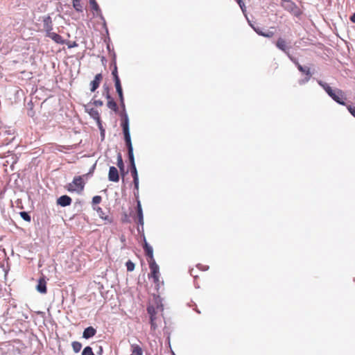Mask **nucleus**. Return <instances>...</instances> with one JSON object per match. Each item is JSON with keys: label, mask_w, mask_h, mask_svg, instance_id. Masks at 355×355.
Masks as SVG:
<instances>
[{"label": "nucleus", "mask_w": 355, "mask_h": 355, "mask_svg": "<svg viewBox=\"0 0 355 355\" xmlns=\"http://www.w3.org/2000/svg\"><path fill=\"white\" fill-rule=\"evenodd\" d=\"M121 125L123 129V132L124 135V139L128 148V158L130 160V166H131V173L133 178V182L135 184V187L136 189L139 188V178L138 174L136 168V166L135 164V158L133 155V148L131 142L130 129H129V119L127 113L125 110L121 113Z\"/></svg>", "instance_id": "f257e3e1"}, {"label": "nucleus", "mask_w": 355, "mask_h": 355, "mask_svg": "<svg viewBox=\"0 0 355 355\" xmlns=\"http://www.w3.org/2000/svg\"><path fill=\"white\" fill-rule=\"evenodd\" d=\"M318 83L324 89V91L334 101L340 105H345V100L346 99V97L345 96V94L343 90L338 88L333 89L327 83L322 80H318Z\"/></svg>", "instance_id": "f03ea898"}, {"label": "nucleus", "mask_w": 355, "mask_h": 355, "mask_svg": "<svg viewBox=\"0 0 355 355\" xmlns=\"http://www.w3.org/2000/svg\"><path fill=\"white\" fill-rule=\"evenodd\" d=\"M144 249L150 269L148 277L152 279L153 282H155V262L153 259V250L152 247L148 245L146 241L144 242Z\"/></svg>", "instance_id": "7ed1b4c3"}, {"label": "nucleus", "mask_w": 355, "mask_h": 355, "mask_svg": "<svg viewBox=\"0 0 355 355\" xmlns=\"http://www.w3.org/2000/svg\"><path fill=\"white\" fill-rule=\"evenodd\" d=\"M85 184L83 176H76L73 178L72 182L66 186V188L69 192L80 193L84 190Z\"/></svg>", "instance_id": "20e7f679"}, {"label": "nucleus", "mask_w": 355, "mask_h": 355, "mask_svg": "<svg viewBox=\"0 0 355 355\" xmlns=\"http://www.w3.org/2000/svg\"><path fill=\"white\" fill-rule=\"evenodd\" d=\"M296 65H297V67L298 69V70L300 71H301L302 73L306 74L307 76V77L305 78L304 80H302L300 81V84H302V83H304L306 82H308L311 77V71H310V68L308 67H303L302 66L299 62H295Z\"/></svg>", "instance_id": "39448f33"}, {"label": "nucleus", "mask_w": 355, "mask_h": 355, "mask_svg": "<svg viewBox=\"0 0 355 355\" xmlns=\"http://www.w3.org/2000/svg\"><path fill=\"white\" fill-rule=\"evenodd\" d=\"M108 179L111 182H118L119 180V171L114 166H110L108 173Z\"/></svg>", "instance_id": "423d86ee"}, {"label": "nucleus", "mask_w": 355, "mask_h": 355, "mask_svg": "<svg viewBox=\"0 0 355 355\" xmlns=\"http://www.w3.org/2000/svg\"><path fill=\"white\" fill-rule=\"evenodd\" d=\"M37 291L42 294H46L47 292L46 282L44 276L41 277L38 279L37 285L36 286Z\"/></svg>", "instance_id": "0eeeda50"}, {"label": "nucleus", "mask_w": 355, "mask_h": 355, "mask_svg": "<svg viewBox=\"0 0 355 355\" xmlns=\"http://www.w3.org/2000/svg\"><path fill=\"white\" fill-rule=\"evenodd\" d=\"M43 26L46 35L52 32L53 21L50 16L44 17L43 19Z\"/></svg>", "instance_id": "6e6552de"}, {"label": "nucleus", "mask_w": 355, "mask_h": 355, "mask_svg": "<svg viewBox=\"0 0 355 355\" xmlns=\"http://www.w3.org/2000/svg\"><path fill=\"white\" fill-rule=\"evenodd\" d=\"M103 80V76L101 73H98L95 76L94 79L90 83L91 92H94L99 87L100 83Z\"/></svg>", "instance_id": "1a4fd4ad"}, {"label": "nucleus", "mask_w": 355, "mask_h": 355, "mask_svg": "<svg viewBox=\"0 0 355 355\" xmlns=\"http://www.w3.org/2000/svg\"><path fill=\"white\" fill-rule=\"evenodd\" d=\"M94 209L96 211L99 217L102 218L103 220H105V223L110 224L113 222L112 218L107 215H105L101 207H94Z\"/></svg>", "instance_id": "9d476101"}, {"label": "nucleus", "mask_w": 355, "mask_h": 355, "mask_svg": "<svg viewBox=\"0 0 355 355\" xmlns=\"http://www.w3.org/2000/svg\"><path fill=\"white\" fill-rule=\"evenodd\" d=\"M114 84H115L116 92L118 93L119 96L121 104L124 107H125L124 98H123V90H122V87H121L120 79L117 78V80H116V81H114Z\"/></svg>", "instance_id": "9b49d317"}, {"label": "nucleus", "mask_w": 355, "mask_h": 355, "mask_svg": "<svg viewBox=\"0 0 355 355\" xmlns=\"http://www.w3.org/2000/svg\"><path fill=\"white\" fill-rule=\"evenodd\" d=\"M88 113L91 117H92L94 120L96 121L99 128H101V121L100 117V114L98 111L95 108H90L88 110Z\"/></svg>", "instance_id": "f8f14e48"}, {"label": "nucleus", "mask_w": 355, "mask_h": 355, "mask_svg": "<svg viewBox=\"0 0 355 355\" xmlns=\"http://www.w3.org/2000/svg\"><path fill=\"white\" fill-rule=\"evenodd\" d=\"M71 198L67 195L62 196L57 200L58 205L62 207L69 206L71 205Z\"/></svg>", "instance_id": "ddd939ff"}, {"label": "nucleus", "mask_w": 355, "mask_h": 355, "mask_svg": "<svg viewBox=\"0 0 355 355\" xmlns=\"http://www.w3.org/2000/svg\"><path fill=\"white\" fill-rule=\"evenodd\" d=\"M46 35V37H50L51 40H53L57 44H64V40L62 37L61 35H60L58 33H55L54 32H51V33H49V34H47Z\"/></svg>", "instance_id": "4468645a"}, {"label": "nucleus", "mask_w": 355, "mask_h": 355, "mask_svg": "<svg viewBox=\"0 0 355 355\" xmlns=\"http://www.w3.org/2000/svg\"><path fill=\"white\" fill-rule=\"evenodd\" d=\"M96 330L93 327H87L83 334V337L85 339L90 338L95 336Z\"/></svg>", "instance_id": "2eb2a0df"}, {"label": "nucleus", "mask_w": 355, "mask_h": 355, "mask_svg": "<svg viewBox=\"0 0 355 355\" xmlns=\"http://www.w3.org/2000/svg\"><path fill=\"white\" fill-rule=\"evenodd\" d=\"M137 217L135 218V220H137V222L141 225H143L144 224V219H143V213H142V209L141 205L139 201L137 202Z\"/></svg>", "instance_id": "dca6fc26"}, {"label": "nucleus", "mask_w": 355, "mask_h": 355, "mask_svg": "<svg viewBox=\"0 0 355 355\" xmlns=\"http://www.w3.org/2000/svg\"><path fill=\"white\" fill-rule=\"evenodd\" d=\"M106 97L108 99L107 107L110 109L112 110L113 111L116 112L117 109H118V106H117L116 102L111 98V96L109 94L108 89H107Z\"/></svg>", "instance_id": "f3484780"}, {"label": "nucleus", "mask_w": 355, "mask_h": 355, "mask_svg": "<svg viewBox=\"0 0 355 355\" xmlns=\"http://www.w3.org/2000/svg\"><path fill=\"white\" fill-rule=\"evenodd\" d=\"M276 46L284 52H286L288 49L286 40L282 37H279L276 42Z\"/></svg>", "instance_id": "a211bd4d"}, {"label": "nucleus", "mask_w": 355, "mask_h": 355, "mask_svg": "<svg viewBox=\"0 0 355 355\" xmlns=\"http://www.w3.org/2000/svg\"><path fill=\"white\" fill-rule=\"evenodd\" d=\"M130 355H143V349L141 346L137 344H132Z\"/></svg>", "instance_id": "6ab92c4d"}, {"label": "nucleus", "mask_w": 355, "mask_h": 355, "mask_svg": "<svg viewBox=\"0 0 355 355\" xmlns=\"http://www.w3.org/2000/svg\"><path fill=\"white\" fill-rule=\"evenodd\" d=\"M148 313L150 314L151 327H154V317L155 314V309L153 306H148L147 308Z\"/></svg>", "instance_id": "aec40b11"}, {"label": "nucleus", "mask_w": 355, "mask_h": 355, "mask_svg": "<svg viewBox=\"0 0 355 355\" xmlns=\"http://www.w3.org/2000/svg\"><path fill=\"white\" fill-rule=\"evenodd\" d=\"M117 166L119 168V170L121 173L124 172L125 166L121 155L120 153H119L117 156Z\"/></svg>", "instance_id": "412c9836"}, {"label": "nucleus", "mask_w": 355, "mask_h": 355, "mask_svg": "<svg viewBox=\"0 0 355 355\" xmlns=\"http://www.w3.org/2000/svg\"><path fill=\"white\" fill-rule=\"evenodd\" d=\"M73 6L76 11H83V5L81 3V0H73Z\"/></svg>", "instance_id": "4be33fe9"}, {"label": "nucleus", "mask_w": 355, "mask_h": 355, "mask_svg": "<svg viewBox=\"0 0 355 355\" xmlns=\"http://www.w3.org/2000/svg\"><path fill=\"white\" fill-rule=\"evenodd\" d=\"M71 346H72L73 350L75 353H78L82 348V344L78 341L72 342Z\"/></svg>", "instance_id": "5701e85b"}, {"label": "nucleus", "mask_w": 355, "mask_h": 355, "mask_svg": "<svg viewBox=\"0 0 355 355\" xmlns=\"http://www.w3.org/2000/svg\"><path fill=\"white\" fill-rule=\"evenodd\" d=\"M82 355H94V354L93 352L92 347L89 346H87L83 349V350L82 352Z\"/></svg>", "instance_id": "b1692460"}, {"label": "nucleus", "mask_w": 355, "mask_h": 355, "mask_svg": "<svg viewBox=\"0 0 355 355\" xmlns=\"http://www.w3.org/2000/svg\"><path fill=\"white\" fill-rule=\"evenodd\" d=\"M113 64H114V69L112 71V74L114 77V81H116V80H117V78H119V77L118 76L117 67H116V64L115 61H114Z\"/></svg>", "instance_id": "393cba45"}, {"label": "nucleus", "mask_w": 355, "mask_h": 355, "mask_svg": "<svg viewBox=\"0 0 355 355\" xmlns=\"http://www.w3.org/2000/svg\"><path fill=\"white\" fill-rule=\"evenodd\" d=\"M125 266L127 267V270L128 272H132L135 270V263L131 261L130 260H128L126 263H125Z\"/></svg>", "instance_id": "a878e982"}, {"label": "nucleus", "mask_w": 355, "mask_h": 355, "mask_svg": "<svg viewBox=\"0 0 355 355\" xmlns=\"http://www.w3.org/2000/svg\"><path fill=\"white\" fill-rule=\"evenodd\" d=\"M89 3H90L92 8L94 10H95V11L100 10L99 6H98L97 2L96 1V0H89Z\"/></svg>", "instance_id": "bb28decb"}, {"label": "nucleus", "mask_w": 355, "mask_h": 355, "mask_svg": "<svg viewBox=\"0 0 355 355\" xmlns=\"http://www.w3.org/2000/svg\"><path fill=\"white\" fill-rule=\"evenodd\" d=\"M20 216L24 220L27 222H30L31 220L30 215L26 211L20 212Z\"/></svg>", "instance_id": "cd10ccee"}, {"label": "nucleus", "mask_w": 355, "mask_h": 355, "mask_svg": "<svg viewBox=\"0 0 355 355\" xmlns=\"http://www.w3.org/2000/svg\"><path fill=\"white\" fill-rule=\"evenodd\" d=\"M101 200H102L101 196H95L92 198V204L93 205H98V204L101 203Z\"/></svg>", "instance_id": "c85d7f7f"}, {"label": "nucleus", "mask_w": 355, "mask_h": 355, "mask_svg": "<svg viewBox=\"0 0 355 355\" xmlns=\"http://www.w3.org/2000/svg\"><path fill=\"white\" fill-rule=\"evenodd\" d=\"M251 26L252 27V28L254 29V31L259 35H261V36H263L264 35V32H263L261 31V29L259 28V27H255L252 25H251Z\"/></svg>", "instance_id": "c756f323"}, {"label": "nucleus", "mask_w": 355, "mask_h": 355, "mask_svg": "<svg viewBox=\"0 0 355 355\" xmlns=\"http://www.w3.org/2000/svg\"><path fill=\"white\" fill-rule=\"evenodd\" d=\"M347 108L350 114L355 117V107L352 105H347Z\"/></svg>", "instance_id": "7c9ffc66"}, {"label": "nucleus", "mask_w": 355, "mask_h": 355, "mask_svg": "<svg viewBox=\"0 0 355 355\" xmlns=\"http://www.w3.org/2000/svg\"><path fill=\"white\" fill-rule=\"evenodd\" d=\"M274 35V33L272 31H268L264 33L263 37H272Z\"/></svg>", "instance_id": "2f4dec72"}, {"label": "nucleus", "mask_w": 355, "mask_h": 355, "mask_svg": "<svg viewBox=\"0 0 355 355\" xmlns=\"http://www.w3.org/2000/svg\"><path fill=\"white\" fill-rule=\"evenodd\" d=\"M94 104L96 106H102L103 103V101H101L100 100H96L94 101Z\"/></svg>", "instance_id": "473e14b6"}, {"label": "nucleus", "mask_w": 355, "mask_h": 355, "mask_svg": "<svg viewBox=\"0 0 355 355\" xmlns=\"http://www.w3.org/2000/svg\"><path fill=\"white\" fill-rule=\"evenodd\" d=\"M158 297V296H157V298ZM156 309L157 310L160 309V311H163L164 310V307H163V304H160V305L158 304V302L157 301V306H156Z\"/></svg>", "instance_id": "72a5a7b5"}, {"label": "nucleus", "mask_w": 355, "mask_h": 355, "mask_svg": "<svg viewBox=\"0 0 355 355\" xmlns=\"http://www.w3.org/2000/svg\"><path fill=\"white\" fill-rule=\"evenodd\" d=\"M237 3H239V5L241 9H243V7L245 6V4L242 0H239V1H237Z\"/></svg>", "instance_id": "f704fd0d"}, {"label": "nucleus", "mask_w": 355, "mask_h": 355, "mask_svg": "<svg viewBox=\"0 0 355 355\" xmlns=\"http://www.w3.org/2000/svg\"><path fill=\"white\" fill-rule=\"evenodd\" d=\"M350 20H351L352 22L355 23V12H354V13L351 16V17H350Z\"/></svg>", "instance_id": "c9c22d12"}, {"label": "nucleus", "mask_w": 355, "mask_h": 355, "mask_svg": "<svg viewBox=\"0 0 355 355\" xmlns=\"http://www.w3.org/2000/svg\"><path fill=\"white\" fill-rule=\"evenodd\" d=\"M156 281H157V290H158V289H159V284H158V282H159V279H158V277H157V276Z\"/></svg>", "instance_id": "e433bc0d"}, {"label": "nucleus", "mask_w": 355, "mask_h": 355, "mask_svg": "<svg viewBox=\"0 0 355 355\" xmlns=\"http://www.w3.org/2000/svg\"><path fill=\"white\" fill-rule=\"evenodd\" d=\"M102 352H103V348H102V347H100V349H99V352H98V354H102Z\"/></svg>", "instance_id": "4c0bfd02"}, {"label": "nucleus", "mask_w": 355, "mask_h": 355, "mask_svg": "<svg viewBox=\"0 0 355 355\" xmlns=\"http://www.w3.org/2000/svg\"><path fill=\"white\" fill-rule=\"evenodd\" d=\"M236 1H239V0H236Z\"/></svg>", "instance_id": "58836bf2"}]
</instances>
